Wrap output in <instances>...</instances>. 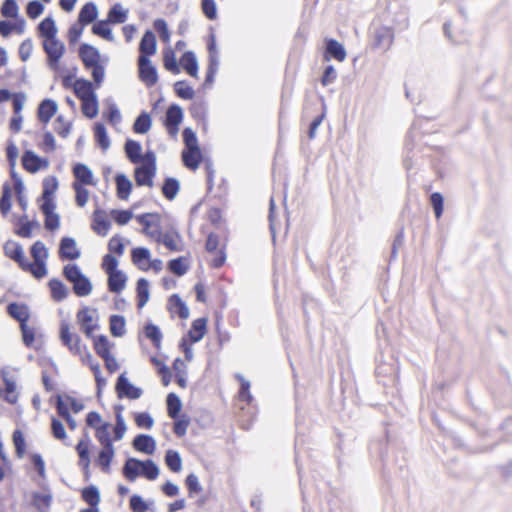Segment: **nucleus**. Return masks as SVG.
Returning a JSON list of instances; mask_svg holds the SVG:
<instances>
[{
    "label": "nucleus",
    "mask_w": 512,
    "mask_h": 512,
    "mask_svg": "<svg viewBox=\"0 0 512 512\" xmlns=\"http://www.w3.org/2000/svg\"><path fill=\"white\" fill-rule=\"evenodd\" d=\"M122 472L126 479L133 482L139 476H143L151 481L155 480L159 476L160 471L159 467L151 459L142 461L137 458H128L124 463Z\"/></svg>",
    "instance_id": "nucleus-1"
},
{
    "label": "nucleus",
    "mask_w": 512,
    "mask_h": 512,
    "mask_svg": "<svg viewBox=\"0 0 512 512\" xmlns=\"http://www.w3.org/2000/svg\"><path fill=\"white\" fill-rule=\"evenodd\" d=\"M34 262L31 263L25 257L24 271L30 272L36 279H41L47 274L46 260L48 250L42 241H36L30 249Z\"/></svg>",
    "instance_id": "nucleus-2"
},
{
    "label": "nucleus",
    "mask_w": 512,
    "mask_h": 512,
    "mask_svg": "<svg viewBox=\"0 0 512 512\" xmlns=\"http://www.w3.org/2000/svg\"><path fill=\"white\" fill-rule=\"evenodd\" d=\"M63 275L73 286V292L78 297L91 294L93 286L90 279L82 273L76 264H67L63 268Z\"/></svg>",
    "instance_id": "nucleus-3"
},
{
    "label": "nucleus",
    "mask_w": 512,
    "mask_h": 512,
    "mask_svg": "<svg viewBox=\"0 0 512 512\" xmlns=\"http://www.w3.org/2000/svg\"><path fill=\"white\" fill-rule=\"evenodd\" d=\"M142 164L135 168V181L138 186H153L156 174V156L151 150L144 154Z\"/></svg>",
    "instance_id": "nucleus-4"
},
{
    "label": "nucleus",
    "mask_w": 512,
    "mask_h": 512,
    "mask_svg": "<svg viewBox=\"0 0 512 512\" xmlns=\"http://www.w3.org/2000/svg\"><path fill=\"white\" fill-rule=\"evenodd\" d=\"M138 70L140 80L147 86L152 87L158 81L156 67L152 65L151 60L145 55H139Z\"/></svg>",
    "instance_id": "nucleus-5"
},
{
    "label": "nucleus",
    "mask_w": 512,
    "mask_h": 512,
    "mask_svg": "<svg viewBox=\"0 0 512 512\" xmlns=\"http://www.w3.org/2000/svg\"><path fill=\"white\" fill-rule=\"evenodd\" d=\"M115 390L118 398H127L131 400L138 399L142 396L143 390L140 387L134 386L125 373H122L116 382Z\"/></svg>",
    "instance_id": "nucleus-6"
},
{
    "label": "nucleus",
    "mask_w": 512,
    "mask_h": 512,
    "mask_svg": "<svg viewBox=\"0 0 512 512\" xmlns=\"http://www.w3.org/2000/svg\"><path fill=\"white\" fill-rule=\"evenodd\" d=\"M60 339L74 355H82L81 338L78 334L72 333L68 323L63 322L60 326Z\"/></svg>",
    "instance_id": "nucleus-7"
},
{
    "label": "nucleus",
    "mask_w": 512,
    "mask_h": 512,
    "mask_svg": "<svg viewBox=\"0 0 512 512\" xmlns=\"http://www.w3.org/2000/svg\"><path fill=\"white\" fill-rule=\"evenodd\" d=\"M43 49L48 56V65L50 68L55 69L60 58L65 52L64 44L56 37L47 39L43 43Z\"/></svg>",
    "instance_id": "nucleus-8"
},
{
    "label": "nucleus",
    "mask_w": 512,
    "mask_h": 512,
    "mask_svg": "<svg viewBox=\"0 0 512 512\" xmlns=\"http://www.w3.org/2000/svg\"><path fill=\"white\" fill-rule=\"evenodd\" d=\"M136 219L143 225V233L156 240L161 233L159 229L160 215L157 213H145L138 215Z\"/></svg>",
    "instance_id": "nucleus-9"
},
{
    "label": "nucleus",
    "mask_w": 512,
    "mask_h": 512,
    "mask_svg": "<svg viewBox=\"0 0 512 512\" xmlns=\"http://www.w3.org/2000/svg\"><path fill=\"white\" fill-rule=\"evenodd\" d=\"M183 120V110L177 104H171L166 111L164 125L171 136H175L179 131V125Z\"/></svg>",
    "instance_id": "nucleus-10"
},
{
    "label": "nucleus",
    "mask_w": 512,
    "mask_h": 512,
    "mask_svg": "<svg viewBox=\"0 0 512 512\" xmlns=\"http://www.w3.org/2000/svg\"><path fill=\"white\" fill-rule=\"evenodd\" d=\"M22 165L28 172L36 173L42 168H48L49 161L39 157L33 151L27 150L22 155Z\"/></svg>",
    "instance_id": "nucleus-11"
},
{
    "label": "nucleus",
    "mask_w": 512,
    "mask_h": 512,
    "mask_svg": "<svg viewBox=\"0 0 512 512\" xmlns=\"http://www.w3.org/2000/svg\"><path fill=\"white\" fill-rule=\"evenodd\" d=\"M79 57L83 62L86 69H90L91 66L100 62V52L94 46L83 43L79 47Z\"/></svg>",
    "instance_id": "nucleus-12"
},
{
    "label": "nucleus",
    "mask_w": 512,
    "mask_h": 512,
    "mask_svg": "<svg viewBox=\"0 0 512 512\" xmlns=\"http://www.w3.org/2000/svg\"><path fill=\"white\" fill-rule=\"evenodd\" d=\"M394 40V32L391 28L382 26L374 32V46L387 51Z\"/></svg>",
    "instance_id": "nucleus-13"
},
{
    "label": "nucleus",
    "mask_w": 512,
    "mask_h": 512,
    "mask_svg": "<svg viewBox=\"0 0 512 512\" xmlns=\"http://www.w3.org/2000/svg\"><path fill=\"white\" fill-rule=\"evenodd\" d=\"M59 255L62 259L76 260L81 252L76 246V241L71 237H63L59 245Z\"/></svg>",
    "instance_id": "nucleus-14"
},
{
    "label": "nucleus",
    "mask_w": 512,
    "mask_h": 512,
    "mask_svg": "<svg viewBox=\"0 0 512 512\" xmlns=\"http://www.w3.org/2000/svg\"><path fill=\"white\" fill-rule=\"evenodd\" d=\"M4 254L9 257L10 259L14 260L18 263L19 267L24 270V263H25V255L23 248L20 243L8 240L4 244Z\"/></svg>",
    "instance_id": "nucleus-15"
},
{
    "label": "nucleus",
    "mask_w": 512,
    "mask_h": 512,
    "mask_svg": "<svg viewBox=\"0 0 512 512\" xmlns=\"http://www.w3.org/2000/svg\"><path fill=\"white\" fill-rule=\"evenodd\" d=\"M132 445L135 450L148 455H152L155 452L156 448V442L154 438L147 434L137 435L134 438Z\"/></svg>",
    "instance_id": "nucleus-16"
},
{
    "label": "nucleus",
    "mask_w": 512,
    "mask_h": 512,
    "mask_svg": "<svg viewBox=\"0 0 512 512\" xmlns=\"http://www.w3.org/2000/svg\"><path fill=\"white\" fill-rule=\"evenodd\" d=\"M73 91L80 101L97 96L93 89V84L86 79H76L73 83Z\"/></svg>",
    "instance_id": "nucleus-17"
},
{
    "label": "nucleus",
    "mask_w": 512,
    "mask_h": 512,
    "mask_svg": "<svg viewBox=\"0 0 512 512\" xmlns=\"http://www.w3.org/2000/svg\"><path fill=\"white\" fill-rule=\"evenodd\" d=\"M156 49V36L152 31L147 30L142 36L139 44L140 55H145V57L149 58L156 53Z\"/></svg>",
    "instance_id": "nucleus-18"
},
{
    "label": "nucleus",
    "mask_w": 512,
    "mask_h": 512,
    "mask_svg": "<svg viewBox=\"0 0 512 512\" xmlns=\"http://www.w3.org/2000/svg\"><path fill=\"white\" fill-rule=\"evenodd\" d=\"M58 109L57 103L52 99H44L38 107V119L40 122L47 124L56 114Z\"/></svg>",
    "instance_id": "nucleus-19"
},
{
    "label": "nucleus",
    "mask_w": 512,
    "mask_h": 512,
    "mask_svg": "<svg viewBox=\"0 0 512 512\" xmlns=\"http://www.w3.org/2000/svg\"><path fill=\"white\" fill-rule=\"evenodd\" d=\"M111 223L107 219L106 212L103 210H96L93 213V229L102 236H105L110 230Z\"/></svg>",
    "instance_id": "nucleus-20"
},
{
    "label": "nucleus",
    "mask_w": 512,
    "mask_h": 512,
    "mask_svg": "<svg viewBox=\"0 0 512 512\" xmlns=\"http://www.w3.org/2000/svg\"><path fill=\"white\" fill-rule=\"evenodd\" d=\"M76 450L79 455V466L83 469L86 480L89 478V466H90V457H89V443L83 440L79 441L76 445Z\"/></svg>",
    "instance_id": "nucleus-21"
},
{
    "label": "nucleus",
    "mask_w": 512,
    "mask_h": 512,
    "mask_svg": "<svg viewBox=\"0 0 512 512\" xmlns=\"http://www.w3.org/2000/svg\"><path fill=\"white\" fill-rule=\"evenodd\" d=\"M73 174L80 185H92L93 184V173L91 169L82 163H77L73 167Z\"/></svg>",
    "instance_id": "nucleus-22"
},
{
    "label": "nucleus",
    "mask_w": 512,
    "mask_h": 512,
    "mask_svg": "<svg viewBox=\"0 0 512 512\" xmlns=\"http://www.w3.org/2000/svg\"><path fill=\"white\" fill-rule=\"evenodd\" d=\"M98 16V9L93 2L86 3L80 10L78 15V22L82 26H86L96 20Z\"/></svg>",
    "instance_id": "nucleus-23"
},
{
    "label": "nucleus",
    "mask_w": 512,
    "mask_h": 512,
    "mask_svg": "<svg viewBox=\"0 0 512 512\" xmlns=\"http://www.w3.org/2000/svg\"><path fill=\"white\" fill-rule=\"evenodd\" d=\"M127 277L120 270L108 274V289L113 293H120L126 286Z\"/></svg>",
    "instance_id": "nucleus-24"
},
{
    "label": "nucleus",
    "mask_w": 512,
    "mask_h": 512,
    "mask_svg": "<svg viewBox=\"0 0 512 512\" xmlns=\"http://www.w3.org/2000/svg\"><path fill=\"white\" fill-rule=\"evenodd\" d=\"M48 285L51 291V296L56 302H61L68 297V288L61 280L53 278L49 281Z\"/></svg>",
    "instance_id": "nucleus-25"
},
{
    "label": "nucleus",
    "mask_w": 512,
    "mask_h": 512,
    "mask_svg": "<svg viewBox=\"0 0 512 512\" xmlns=\"http://www.w3.org/2000/svg\"><path fill=\"white\" fill-rule=\"evenodd\" d=\"M180 63L183 69L192 77H198V61L195 54L192 51H186L181 59Z\"/></svg>",
    "instance_id": "nucleus-26"
},
{
    "label": "nucleus",
    "mask_w": 512,
    "mask_h": 512,
    "mask_svg": "<svg viewBox=\"0 0 512 512\" xmlns=\"http://www.w3.org/2000/svg\"><path fill=\"white\" fill-rule=\"evenodd\" d=\"M207 320L206 318H198L192 322L191 329L188 336L192 343L199 342L206 333Z\"/></svg>",
    "instance_id": "nucleus-27"
},
{
    "label": "nucleus",
    "mask_w": 512,
    "mask_h": 512,
    "mask_svg": "<svg viewBox=\"0 0 512 512\" xmlns=\"http://www.w3.org/2000/svg\"><path fill=\"white\" fill-rule=\"evenodd\" d=\"M115 182L117 187V196L122 200L128 199L132 190L131 181L124 174H117Z\"/></svg>",
    "instance_id": "nucleus-28"
},
{
    "label": "nucleus",
    "mask_w": 512,
    "mask_h": 512,
    "mask_svg": "<svg viewBox=\"0 0 512 512\" xmlns=\"http://www.w3.org/2000/svg\"><path fill=\"white\" fill-rule=\"evenodd\" d=\"M141 145L134 140H127L125 143V152L127 158L134 164L143 161L144 156L141 155Z\"/></svg>",
    "instance_id": "nucleus-29"
},
{
    "label": "nucleus",
    "mask_w": 512,
    "mask_h": 512,
    "mask_svg": "<svg viewBox=\"0 0 512 512\" xmlns=\"http://www.w3.org/2000/svg\"><path fill=\"white\" fill-rule=\"evenodd\" d=\"M38 31L40 36L45 38V40L56 37L57 27L53 18L47 17L43 19L38 25Z\"/></svg>",
    "instance_id": "nucleus-30"
},
{
    "label": "nucleus",
    "mask_w": 512,
    "mask_h": 512,
    "mask_svg": "<svg viewBox=\"0 0 512 512\" xmlns=\"http://www.w3.org/2000/svg\"><path fill=\"white\" fill-rule=\"evenodd\" d=\"M182 161L187 168L196 170L202 162L201 150L198 149L196 152L192 150H183Z\"/></svg>",
    "instance_id": "nucleus-31"
},
{
    "label": "nucleus",
    "mask_w": 512,
    "mask_h": 512,
    "mask_svg": "<svg viewBox=\"0 0 512 512\" xmlns=\"http://www.w3.org/2000/svg\"><path fill=\"white\" fill-rule=\"evenodd\" d=\"M115 454L114 448H102L96 459V463L101 467L102 471L105 473L110 472V465L113 460Z\"/></svg>",
    "instance_id": "nucleus-32"
},
{
    "label": "nucleus",
    "mask_w": 512,
    "mask_h": 512,
    "mask_svg": "<svg viewBox=\"0 0 512 512\" xmlns=\"http://www.w3.org/2000/svg\"><path fill=\"white\" fill-rule=\"evenodd\" d=\"M7 312L12 318L19 321L20 325H22V323H26L29 318L28 309L25 305L10 303L7 306Z\"/></svg>",
    "instance_id": "nucleus-33"
},
{
    "label": "nucleus",
    "mask_w": 512,
    "mask_h": 512,
    "mask_svg": "<svg viewBox=\"0 0 512 512\" xmlns=\"http://www.w3.org/2000/svg\"><path fill=\"white\" fill-rule=\"evenodd\" d=\"M326 53L338 61H344L346 58V51L344 46L334 39L327 41Z\"/></svg>",
    "instance_id": "nucleus-34"
},
{
    "label": "nucleus",
    "mask_w": 512,
    "mask_h": 512,
    "mask_svg": "<svg viewBox=\"0 0 512 512\" xmlns=\"http://www.w3.org/2000/svg\"><path fill=\"white\" fill-rule=\"evenodd\" d=\"M136 291H137V299H138L137 307L139 309H141L146 305V303L149 300V282H148V280L145 278H140L137 281Z\"/></svg>",
    "instance_id": "nucleus-35"
},
{
    "label": "nucleus",
    "mask_w": 512,
    "mask_h": 512,
    "mask_svg": "<svg viewBox=\"0 0 512 512\" xmlns=\"http://www.w3.org/2000/svg\"><path fill=\"white\" fill-rule=\"evenodd\" d=\"M132 261L142 270H147L148 266L144 265V262L149 261L150 251L144 247L134 248L131 252Z\"/></svg>",
    "instance_id": "nucleus-36"
},
{
    "label": "nucleus",
    "mask_w": 512,
    "mask_h": 512,
    "mask_svg": "<svg viewBox=\"0 0 512 512\" xmlns=\"http://www.w3.org/2000/svg\"><path fill=\"white\" fill-rule=\"evenodd\" d=\"M52 502L51 494H41L38 492L32 495V504L39 512H48Z\"/></svg>",
    "instance_id": "nucleus-37"
},
{
    "label": "nucleus",
    "mask_w": 512,
    "mask_h": 512,
    "mask_svg": "<svg viewBox=\"0 0 512 512\" xmlns=\"http://www.w3.org/2000/svg\"><path fill=\"white\" fill-rule=\"evenodd\" d=\"M179 189V181L176 178L168 177L162 186V193L166 199L173 200L177 196Z\"/></svg>",
    "instance_id": "nucleus-38"
},
{
    "label": "nucleus",
    "mask_w": 512,
    "mask_h": 512,
    "mask_svg": "<svg viewBox=\"0 0 512 512\" xmlns=\"http://www.w3.org/2000/svg\"><path fill=\"white\" fill-rule=\"evenodd\" d=\"M128 11L122 8L120 3H116L108 12L107 21L112 24L124 23L127 19Z\"/></svg>",
    "instance_id": "nucleus-39"
},
{
    "label": "nucleus",
    "mask_w": 512,
    "mask_h": 512,
    "mask_svg": "<svg viewBox=\"0 0 512 512\" xmlns=\"http://www.w3.org/2000/svg\"><path fill=\"white\" fill-rule=\"evenodd\" d=\"M166 404L168 416L172 419H177L182 408L180 398L175 393H169Z\"/></svg>",
    "instance_id": "nucleus-40"
},
{
    "label": "nucleus",
    "mask_w": 512,
    "mask_h": 512,
    "mask_svg": "<svg viewBox=\"0 0 512 512\" xmlns=\"http://www.w3.org/2000/svg\"><path fill=\"white\" fill-rule=\"evenodd\" d=\"M151 117L147 112H142L135 120L133 124V130L138 134H145L151 128Z\"/></svg>",
    "instance_id": "nucleus-41"
},
{
    "label": "nucleus",
    "mask_w": 512,
    "mask_h": 512,
    "mask_svg": "<svg viewBox=\"0 0 512 512\" xmlns=\"http://www.w3.org/2000/svg\"><path fill=\"white\" fill-rule=\"evenodd\" d=\"M110 332L115 337H121L125 334V318L121 315H112L109 319Z\"/></svg>",
    "instance_id": "nucleus-42"
},
{
    "label": "nucleus",
    "mask_w": 512,
    "mask_h": 512,
    "mask_svg": "<svg viewBox=\"0 0 512 512\" xmlns=\"http://www.w3.org/2000/svg\"><path fill=\"white\" fill-rule=\"evenodd\" d=\"M108 23L109 22L107 20H101L96 22L92 26V32L93 34L100 36L107 41L112 42L114 40V36L112 34L111 29L108 27Z\"/></svg>",
    "instance_id": "nucleus-43"
},
{
    "label": "nucleus",
    "mask_w": 512,
    "mask_h": 512,
    "mask_svg": "<svg viewBox=\"0 0 512 512\" xmlns=\"http://www.w3.org/2000/svg\"><path fill=\"white\" fill-rule=\"evenodd\" d=\"M82 498L89 506H98L100 493L96 486L90 485L82 490Z\"/></svg>",
    "instance_id": "nucleus-44"
},
{
    "label": "nucleus",
    "mask_w": 512,
    "mask_h": 512,
    "mask_svg": "<svg viewBox=\"0 0 512 512\" xmlns=\"http://www.w3.org/2000/svg\"><path fill=\"white\" fill-rule=\"evenodd\" d=\"M174 91L178 97L185 100H191L195 96L193 88L185 80L175 82Z\"/></svg>",
    "instance_id": "nucleus-45"
},
{
    "label": "nucleus",
    "mask_w": 512,
    "mask_h": 512,
    "mask_svg": "<svg viewBox=\"0 0 512 512\" xmlns=\"http://www.w3.org/2000/svg\"><path fill=\"white\" fill-rule=\"evenodd\" d=\"M3 381H4V385H5V394L3 395L4 399L11 403V404H14L17 402V399H18V395L16 393V383L13 379L7 377L6 375L3 376Z\"/></svg>",
    "instance_id": "nucleus-46"
},
{
    "label": "nucleus",
    "mask_w": 512,
    "mask_h": 512,
    "mask_svg": "<svg viewBox=\"0 0 512 512\" xmlns=\"http://www.w3.org/2000/svg\"><path fill=\"white\" fill-rule=\"evenodd\" d=\"M169 304L172 307L176 308L175 312L181 319H187L189 317V309L179 295L173 294L172 296H170Z\"/></svg>",
    "instance_id": "nucleus-47"
},
{
    "label": "nucleus",
    "mask_w": 512,
    "mask_h": 512,
    "mask_svg": "<svg viewBox=\"0 0 512 512\" xmlns=\"http://www.w3.org/2000/svg\"><path fill=\"white\" fill-rule=\"evenodd\" d=\"M145 336L150 339L155 346L159 349L161 347L162 333L157 325L148 323L144 328Z\"/></svg>",
    "instance_id": "nucleus-48"
},
{
    "label": "nucleus",
    "mask_w": 512,
    "mask_h": 512,
    "mask_svg": "<svg viewBox=\"0 0 512 512\" xmlns=\"http://www.w3.org/2000/svg\"><path fill=\"white\" fill-rule=\"evenodd\" d=\"M82 113L89 119H92L98 114V100L97 96L81 101Z\"/></svg>",
    "instance_id": "nucleus-49"
},
{
    "label": "nucleus",
    "mask_w": 512,
    "mask_h": 512,
    "mask_svg": "<svg viewBox=\"0 0 512 512\" xmlns=\"http://www.w3.org/2000/svg\"><path fill=\"white\" fill-rule=\"evenodd\" d=\"M165 463L173 472H179L182 468V460L177 451L168 450L165 455Z\"/></svg>",
    "instance_id": "nucleus-50"
},
{
    "label": "nucleus",
    "mask_w": 512,
    "mask_h": 512,
    "mask_svg": "<svg viewBox=\"0 0 512 512\" xmlns=\"http://www.w3.org/2000/svg\"><path fill=\"white\" fill-rule=\"evenodd\" d=\"M11 209V187L8 183H4L2 187V195L0 198V212L6 216Z\"/></svg>",
    "instance_id": "nucleus-51"
},
{
    "label": "nucleus",
    "mask_w": 512,
    "mask_h": 512,
    "mask_svg": "<svg viewBox=\"0 0 512 512\" xmlns=\"http://www.w3.org/2000/svg\"><path fill=\"white\" fill-rule=\"evenodd\" d=\"M95 138L99 146L103 150H107L110 146V140L107 135L105 126L102 123L95 124L94 127Z\"/></svg>",
    "instance_id": "nucleus-52"
},
{
    "label": "nucleus",
    "mask_w": 512,
    "mask_h": 512,
    "mask_svg": "<svg viewBox=\"0 0 512 512\" xmlns=\"http://www.w3.org/2000/svg\"><path fill=\"white\" fill-rule=\"evenodd\" d=\"M182 136L186 146L185 150H192L196 152L198 149H200L196 133L191 128H185L182 132Z\"/></svg>",
    "instance_id": "nucleus-53"
},
{
    "label": "nucleus",
    "mask_w": 512,
    "mask_h": 512,
    "mask_svg": "<svg viewBox=\"0 0 512 512\" xmlns=\"http://www.w3.org/2000/svg\"><path fill=\"white\" fill-rule=\"evenodd\" d=\"M110 348V343L105 335L98 336L94 341V349L101 358L107 357L111 354Z\"/></svg>",
    "instance_id": "nucleus-54"
},
{
    "label": "nucleus",
    "mask_w": 512,
    "mask_h": 512,
    "mask_svg": "<svg viewBox=\"0 0 512 512\" xmlns=\"http://www.w3.org/2000/svg\"><path fill=\"white\" fill-rule=\"evenodd\" d=\"M108 426V423H104L101 427L97 428L96 437L101 443L102 448H114L108 431Z\"/></svg>",
    "instance_id": "nucleus-55"
},
{
    "label": "nucleus",
    "mask_w": 512,
    "mask_h": 512,
    "mask_svg": "<svg viewBox=\"0 0 512 512\" xmlns=\"http://www.w3.org/2000/svg\"><path fill=\"white\" fill-rule=\"evenodd\" d=\"M168 268L177 276H183L188 271V265L185 263V258L183 257L170 260L168 262Z\"/></svg>",
    "instance_id": "nucleus-56"
},
{
    "label": "nucleus",
    "mask_w": 512,
    "mask_h": 512,
    "mask_svg": "<svg viewBox=\"0 0 512 512\" xmlns=\"http://www.w3.org/2000/svg\"><path fill=\"white\" fill-rule=\"evenodd\" d=\"M55 132L62 138H66L71 131V123L64 120L62 115L57 116L54 123Z\"/></svg>",
    "instance_id": "nucleus-57"
},
{
    "label": "nucleus",
    "mask_w": 512,
    "mask_h": 512,
    "mask_svg": "<svg viewBox=\"0 0 512 512\" xmlns=\"http://www.w3.org/2000/svg\"><path fill=\"white\" fill-rule=\"evenodd\" d=\"M1 14L6 18H17L19 7L15 0H4L1 6Z\"/></svg>",
    "instance_id": "nucleus-58"
},
{
    "label": "nucleus",
    "mask_w": 512,
    "mask_h": 512,
    "mask_svg": "<svg viewBox=\"0 0 512 512\" xmlns=\"http://www.w3.org/2000/svg\"><path fill=\"white\" fill-rule=\"evenodd\" d=\"M163 63L165 69L170 71L171 73L178 74L180 72V68L175 58V54L172 50H168L164 53Z\"/></svg>",
    "instance_id": "nucleus-59"
},
{
    "label": "nucleus",
    "mask_w": 512,
    "mask_h": 512,
    "mask_svg": "<svg viewBox=\"0 0 512 512\" xmlns=\"http://www.w3.org/2000/svg\"><path fill=\"white\" fill-rule=\"evenodd\" d=\"M190 424V418L187 415H181L174 423L173 431L178 437H183Z\"/></svg>",
    "instance_id": "nucleus-60"
},
{
    "label": "nucleus",
    "mask_w": 512,
    "mask_h": 512,
    "mask_svg": "<svg viewBox=\"0 0 512 512\" xmlns=\"http://www.w3.org/2000/svg\"><path fill=\"white\" fill-rule=\"evenodd\" d=\"M430 202L434 209V213L437 219L442 216L444 199L441 193L434 192L430 196Z\"/></svg>",
    "instance_id": "nucleus-61"
},
{
    "label": "nucleus",
    "mask_w": 512,
    "mask_h": 512,
    "mask_svg": "<svg viewBox=\"0 0 512 512\" xmlns=\"http://www.w3.org/2000/svg\"><path fill=\"white\" fill-rule=\"evenodd\" d=\"M58 188V180L56 177H47L43 181L42 197H52Z\"/></svg>",
    "instance_id": "nucleus-62"
},
{
    "label": "nucleus",
    "mask_w": 512,
    "mask_h": 512,
    "mask_svg": "<svg viewBox=\"0 0 512 512\" xmlns=\"http://www.w3.org/2000/svg\"><path fill=\"white\" fill-rule=\"evenodd\" d=\"M73 188L76 193V203L78 206L83 207L86 205L89 197V192L86 188L80 185L78 182L73 183Z\"/></svg>",
    "instance_id": "nucleus-63"
},
{
    "label": "nucleus",
    "mask_w": 512,
    "mask_h": 512,
    "mask_svg": "<svg viewBox=\"0 0 512 512\" xmlns=\"http://www.w3.org/2000/svg\"><path fill=\"white\" fill-rule=\"evenodd\" d=\"M157 242L162 243L171 251H180L178 247L175 237L170 233H160L156 239Z\"/></svg>",
    "instance_id": "nucleus-64"
}]
</instances>
